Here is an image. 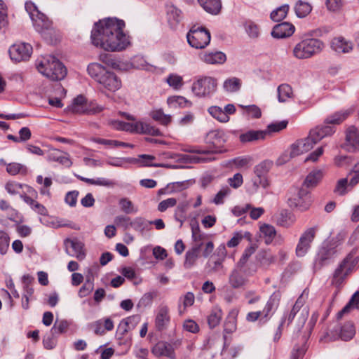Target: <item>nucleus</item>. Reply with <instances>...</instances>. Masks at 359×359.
Here are the masks:
<instances>
[{"instance_id":"obj_1","label":"nucleus","mask_w":359,"mask_h":359,"mask_svg":"<svg viewBox=\"0 0 359 359\" xmlns=\"http://www.w3.org/2000/svg\"><path fill=\"white\" fill-rule=\"evenodd\" d=\"M124 27V21L116 18L100 20L91 31V42L106 51H122L130 44L129 36L123 32Z\"/></svg>"},{"instance_id":"obj_2","label":"nucleus","mask_w":359,"mask_h":359,"mask_svg":"<svg viewBox=\"0 0 359 359\" xmlns=\"http://www.w3.org/2000/svg\"><path fill=\"white\" fill-rule=\"evenodd\" d=\"M87 71L91 78L109 91L115 92L121 87V81L116 74L99 63L90 64Z\"/></svg>"},{"instance_id":"obj_3","label":"nucleus","mask_w":359,"mask_h":359,"mask_svg":"<svg viewBox=\"0 0 359 359\" xmlns=\"http://www.w3.org/2000/svg\"><path fill=\"white\" fill-rule=\"evenodd\" d=\"M344 240V235L339 233L330 241H325L319 248L315 257L313 269L315 271L320 270L323 266L328 265L339 254L338 247Z\"/></svg>"},{"instance_id":"obj_4","label":"nucleus","mask_w":359,"mask_h":359,"mask_svg":"<svg viewBox=\"0 0 359 359\" xmlns=\"http://www.w3.org/2000/svg\"><path fill=\"white\" fill-rule=\"evenodd\" d=\"M358 262L357 250L353 249L336 267L332 279V285L337 288L341 287L346 279L356 270Z\"/></svg>"},{"instance_id":"obj_5","label":"nucleus","mask_w":359,"mask_h":359,"mask_svg":"<svg viewBox=\"0 0 359 359\" xmlns=\"http://www.w3.org/2000/svg\"><path fill=\"white\" fill-rule=\"evenodd\" d=\"M25 9L33 22L36 31L40 33L46 40H51L52 36L55 34L52 22L45 14L39 11L33 2H26Z\"/></svg>"},{"instance_id":"obj_6","label":"nucleus","mask_w":359,"mask_h":359,"mask_svg":"<svg viewBox=\"0 0 359 359\" xmlns=\"http://www.w3.org/2000/svg\"><path fill=\"white\" fill-rule=\"evenodd\" d=\"M38 71L52 81H60L67 75V69L55 57L48 55L37 60Z\"/></svg>"},{"instance_id":"obj_7","label":"nucleus","mask_w":359,"mask_h":359,"mask_svg":"<svg viewBox=\"0 0 359 359\" xmlns=\"http://www.w3.org/2000/svg\"><path fill=\"white\" fill-rule=\"evenodd\" d=\"M323 48L324 43L322 41L306 38L296 44L293 49V55L298 59H307L320 53Z\"/></svg>"},{"instance_id":"obj_8","label":"nucleus","mask_w":359,"mask_h":359,"mask_svg":"<svg viewBox=\"0 0 359 359\" xmlns=\"http://www.w3.org/2000/svg\"><path fill=\"white\" fill-rule=\"evenodd\" d=\"M189 44L196 49L205 48L210 41V33L205 27L193 26L187 35Z\"/></svg>"},{"instance_id":"obj_9","label":"nucleus","mask_w":359,"mask_h":359,"mask_svg":"<svg viewBox=\"0 0 359 359\" xmlns=\"http://www.w3.org/2000/svg\"><path fill=\"white\" fill-rule=\"evenodd\" d=\"M217 86L215 78L203 76L193 83L191 90L198 97H209L216 91Z\"/></svg>"},{"instance_id":"obj_10","label":"nucleus","mask_w":359,"mask_h":359,"mask_svg":"<svg viewBox=\"0 0 359 359\" xmlns=\"http://www.w3.org/2000/svg\"><path fill=\"white\" fill-rule=\"evenodd\" d=\"M315 145L314 142L308 135L307 137L299 140L290 146V150L285 151L281 156L283 162L310 151Z\"/></svg>"},{"instance_id":"obj_11","label":"nucleus","mask_w":359,"mask_h":359,"mask_svg":"<svg viewBox=\"0 0 359 359\" xmlns=\"http://www.w3.org/2000/svg\"><path fill=\"white\" fill-rule=\"evenodd\" d=\"M355 334V330L353 323L347 322L342 326H339L327 333L325 336L326 341H334L339 339L344 341L351 339Z\"/></svg>"},{"instance_id":"obj_12","label":"nucleus","mask_w":359,"mask_h":359,"mask_svg":"<svg viewBox=\"0 0 359 359\" xmlns=\"http://www.w3.org/2000/svg\"><path fill=\"white\" fill-rule=\"evenodd\" d=\"M318 227H311L307 229L301 235L298 243L296 247V255L299 257H302L306 255L311 247V243L313 241Z\"/></svg>"},{"instance_id":"obj_13","label":"nucleus","mask_w":359,"mask_h":359,"mask_svg":"<svg viewBox=\"0 0 359 359\" xmlns=\"http://www.w3.org/2000/svg\"><path fill=\"white\" fill-rule=\"evenodd\" d=\"M9 54L12 60L20 62L28 60L32 53V47L29 43H20L11 46Z\"/></svg>"},{"instance_id":"obj_14","label":"nucleus","mask_w":359,"mask_h":359,"mask_svg":"<svg viewBox=\"0 0 359 359\" xmlns=\"http://www.w3.org/2000/svg\"><path fill=\"white\" fill-rule=\"evenodd\" d=\"M64 243L66 252L70 256L75 257L79 260H83L86 257L84 244L79 239L67 238Z\"/></svg>"},{"instance_id":"obj_15","label":"nucleus","mask_w":359,"mask_h":359,"mask_svg":"<svg viewBox=\"0 0 359 359\" xmlns=\"http://www.w3.org/2000/svg\"><path fill=\"white\" fill-rule=\"evenodd\" d=\"M280 294L278 292H273L267 301L263 310L261 311V321L267 322L277 309L280 302Z\"/></svg>"},{"instance_id":"obj_16","label":"nucleus","mask_w":359,"mask_h":359,"mask_svg":"<svg viewBox=\"0 0 359 359\" xmlns=\"http://www.w3.org/2000/svg\"><path fill=\"white\" fill-rule=\"evenodd\" d=\"M170 322V310L167 305L158 306L155 318V325L158 331L165 330Z\"/></svg>"},{"instance_id":"obj_17","label":"nucleus","mask_w":359,"mask_h":359,"mask_svg":"<svg viewBox=\"0 0 359 359\" xmlns=\"http://www.w3.org/2000/svg\"><path fill=\"white\" fill-rule=\"evenodd\" d=\"M288 203L290 207L297 208L300 211L303 212L309 209L311 201L307 194L304 193L303 191H300L294 198H289Z\"/></svg>"},{"instance_id":"obj_18","label":"nucleus","mask_w":359,"mask_h":359,"mask_svg":"<svg viewBox=\"0 0 359 359\" xmlns=\"http://www.w3.org/2000/svg\"><path fill=\"white\" fill-rule=\"evenodd\" d=\"M151 352L157 357L165 356L170 359H175V353L172 345L165 341L158 342L152 348Z\"/></svg>"},{"instance_id":"obj_19","label":"nucleus","mask_w":359,"mask_h":359,"mask_svg":"<svg viewBox=\"0 0 359 359\" xmlns=\"http://www.w3.org/2000/svg\"><path fill=\"white\" fill-rule=\"evenodd\" d=\"M294 26L290 22H282L275 25L271 31V36L276 39L287 38L294 32Z\"/></svg>"},{"instance_id":"obj_20","label":"nucleus","mask_w":359,"mask_h":359,"mask_svg":"<svg viewBox=\"0 0 359 359\" xmlns=\"http://www.w3.org/2000/svg\"><path fill=\"white\" fill-rule=\"evenodd\" d=\"M203 243H194L192 247L185 254L184 266L185 269L192 268L200 257Z\"/></svg>"},{"instance_id":"obj_21","label":"nucleus","mask_w":359,"mask_h":359,"mask_svg":"<svg viewBox=\"0 0 359 359\" xmlns=\"http://www.w3.org/2000/svg\"><path fill=\"white\" fill-rule=\"evenodd\" d=\"M344 147L350 152L359 150V135L355 128L351 127L347 130Z\"/></svg>"},{"instance_id":"obj_22","label":"nucleus","mask_w":359,"mask_h":359,"mask_svg":"<svg viewBox=\"0 0 359 359\" xmlns=\"http://www.w3.org/2000/svg\"><path fill=\"white\" fill-rule=\"evenodd\" d=\"M335 132L333 126H328L327 124L321 126H317L310 130L309 136L314 142L316 144L323 138L332 135Z\"/></svg>"},{"instance_id":"obj_23","label":"nucleus","mask_w":359,"mask_h":359,"mask_svg":"<svg viewBox=\"0 0 359 359\" xmlns=\"http://www.w3.org/2000/svg\"><path fill=\"white\" fill-rule=\"evenodd\" d=\"M205 142L208 144L212 145L216 149H220L226 142L224 133L219 130H211L207 133Z\"/></svg>"},{"instance_id":"obj_24","label":"nucleus","mask_w":359,"mask_h":359,"mask_svg":"<svg viewBox=\"0 0 359 359\" xmlns=\"http://www.w3.org/2000/svg\"><path fill=\"white\" fill-rule=\"evenodd\" d=\"M353 43L342 36L334 38L331 41V48L338 53H348L353 50Z\"/></svg>"},{"instance_id":"obj_25","label":"nucleus","mask_w":359,"mask_h":359,"mask_svg":"<svg viewBox=\"0 0 359 359\" xmlns=\"http://www.w3.org/2000/svg\"><path fill=\"white\" fill-rule=\"evenodd\" d=\"M49 161L58 162L59 163L66 166L70 167L72 162L70 160L69 155L67 153L63 152L58 149L50 150L46 157Z\"/></svg>"},{"instance_id":"obj_26","label":"nucleus","mask_w":359,"mask_h":359,"mask_svg":"<svg viewBox=\"0 0 359 359\" xmlns=\"http://www.w3.org/2000/svg\"><path fill=\"white\" fill-rule=\"evenodd\" d=\"M203 62L209 65H221L226 60V55L221 51L205 52L201 55Z\"/></svg>"},{"instance_id":"obj_27","label":"nucleus","mask_w":359,"mask_h":359,"mask_svg":"<svg viewBox=\"0 0 359 359\" xmlns=\"http://www.w3.org/2000/svg\"><path fill=\"white\" fill-rule=\"evenodd\" d=\"M138 319L137 316H133L122 320L117 327L116 335L119 338L123 337L129 330L135 327Z\"/></svg>"},{"instance_id":"obj_28","label":"nucleus","mask_w":359,"mask_h":359,"mask_svg":"<svg viewBox=\"0 0 359 359\" xmlns=\"http://www.w3.org/2000/svg\"><path fill=\"white\" fill-rule=\"evenodd\" d=\"M248 280L235 268L229 275L228 283L233 289L241 288L248 283Z\"/></svg>"},{"instance_id":"obj_29","label":"nucleus","mask_w":359,"mask_h":359,"mask_svg":"<svg viewBox=\"0 0 359 359\" xmlns=\"http://www.w3.org/2000/svg\"><path fill=\"white\" fill-rule=\"evenodd\" d=\"M137 133L148 134L153 136L161 135V133L158 128L141 121L134 123L133 132Z\"/></svg>"},{"instance_id":"obj_30","label":"nucleus","mask_w":359,"mask_h":359,"mask_svg":"<svg viewBox=\"0 0 359 359\" xmlns=\"http://www.w3.org/2000/svg\"><path fill=\"white\" fill-rule=\"evenodd\" d=\"M266 139L265 133L262 130H248L246 133H242L239 136V140L242 143H248L264 140Z\"/></svg>"},{"instance_id":"obj_31","label":"nucleus","mask_w":359,"mask_h":359,"mask_svg":"<svg viewBox=\"0 0 359 359\" xmlns=\"http://www.w3.org/2000/svg\"><path fill=\"white\" fill-rule=\"evenodd\" d=\"M245 278L248 280L249 277L252 276L257 270V265L255 263H247L238 262L234 267Z\"/></svg>"},{"instance_id":"obj_32","label":"nucleus","mask_w":359,"mask_h":359,"mask_svg":"<svg viewBox=\"0 0 359 359\" xmlns=\"http://www.w3.org/2000/svg\"><path fill=\"white\" fill-rule=\"evenodd\" d=\"M198 1L206 12L212 15L218 14L222 8L220 0H198Z\"/></svg>"},{"instance_id":"obj_33","label":"nucleus","mask_w":359,"mask_h":359,"mask_svg":"<svg viewBox=\"0 0 359 359\" xmlns=\"http://www.w3.org/2000/svg\"><path fill=\"white\" fill-rule=\"evenodd\" d=\"M175 156H178L182 161L189 163H206L214 161L215 159L214 157H200L190 154H172L169 156V157L171 158H174Z\"/></svg>"},{"instance_id":"obj_34","label":"nucleus","mask_w":359,"mask_h":359,"mask_svg":"<svg viewBox=\"0 0 359 359\" xmlns=\"http://www.w3.org/2000/svg\"><path fill=\"white\" fill-rule=\"evenodd\" d=\"M353 112L351 109L340 111L329 116L325 121V124H340Z\"/></svg>"},{"instance_id":"obj_35","label":"nucleus","mask_w":359,"mask_h":359,"mask_svg":"<svg viewBox=\"0 0 359 359\" xmlns=\"http://www.w3.org/2000/svg\"><path fill=\"white\" fill-rule=\"evenodd\" d=\"M294 11L299 18H303L311 12L312 6L309 2L299 0L294 6Z\"/></svg>"},{"instance_id":"obj_36","label":"nucleus","mask_w":359,"mask_h":359,"mask_svg":"<svg viewBox=\"0 0 359 359\" xmlns=\"http://www.w3.org/2000/svg\"><path fill=\"white\" fill-rule=\"evenodd\" d=\"M294 221V217L287 210H281L276 217L277 224L284 227L291 226Z\"/></svg>"},{"instance_id":"obj_37","label":"nucleus","mask_w":359,"mask_h":359,"mask_svg":"<svg viewBox=\"0 0 359 359\" xmlns=\"http://www.w3.org/2000/svg\"><path fill=\"white\" fill-rule=\"evenodd\" d=\"M278 100L280 102H287L293 97V91L292 87L287 84L283 83L277 88Z\"/></svg>"},{"instance_id":"obj_38","label":"nucleus","mask_w":359,"mask_h":359,"mask_svg":"<svg viewBox=\"0 0 359 359\" xmlns=\"http://www.w3.org/2000/svg\"><path fill=\"white\" fill-rule=\"evenodd\" d=\"M272 166V162L269 161H263L254 168L255 177L268 179V173Z\"/></svg>"},{"instance_id":"obj_39","label":"nucleus","mask_w":359,"mask_h":359,"mask_svg":"<svg viewBox=\"0 0 359 359\" xmlns=\"http://www.w3.org/2000/svg\"><path fill=\"white\" fill-rule=\"evenodd\" d=\"M87 104L84 96L81 95H78L72 102L70 107L71 111L76 114H84Z\"/></svg>"},{"instance_id":"obj_40","label":"nucleus","mask_w":359,"mask_h":359,"mask_svg":"<svg viewBox=\"0 0 359 359\" xmlns=\"http://www.w3.org/2000/svg\"><path fill=\"white\" fill-rule=\"evenodd\" d=\"M151 225L150 221L142 217H137L132 220L131 228L136 231L143 233L144 231L149 230Z\"/></svg>"},{"instance_id":"obj_41","label":"nucleus","mask_w":359,"mask_h":359,"mask_svg":"<svg viewBox=\"0 0 359 359\" xmlns=\"http://www.w3.org/2000/svg\"><path fill=\"white\" fill-rule=\"evenodd\" d=\"M323 176V172L320 170L311 171L304 180V185L306 187H314L321 180Z\"/></svg>"},{"instance_id":"obj_42","label":"nucleus","mask_w":359,"mask_h":359,"mask_svg":"<svg viewBox=\"0 0 359 359\" xmlns=\"http://www.w3.org/2000/svg\"><path fill=\"white\" fill-rule=\"evenodd\" d=\"M252 163L253 159L249 156H239L232 160V164L236 168L240 170H248Z\"/></svg>"},{"instance_id":"obj_43","label":"nucleus","mask_w":359,"mask_h":359,"mask_svg":"<svg viewBox=\"0 0 359 359\" xmlns=\"http://www.w3.org/2000/svg\"><path fill=\"white\" fill-rule=\"evenodd\" d=\"M260 232L264 238L265 243L269 245L272 243L276 235L275 228L269 224H264L260 226Z\"/></svg>"},{"instance_id":"obj_44","label":"nucleus","mask_w":359,"mask_h":359,"mask_svg":"<svg viewBox=\"0 0 359 359\" xmlns=\"http://www.w3.org/2000/svg\"><path fill=\"white\" fill-rule=\"evenodd\" d=\"M351 308H354L359 310V290L356 291L348 303L343 308V309L339 312L338 317L341 318L344 313L349 312Z\"/></svg>"},{"instance_id":"obj_45","label":"nucleus","mask_w":359,"mask_h":359,"mask_svg":"<svg viewBox=\"0 0 359 359\" xmlns=\"http://www.w3.org/2000/svg\"><path fill=\"white\" fill-rule=\"evenodd\" d=\"M290 7L287 4H284L276 10L273 11L271 13V19L275 22H280L283 20L287 15Z\"/></svg>"},{"instance_id":"obj_46","label":"nucleus","mask_w":359,"mask_h":359,"mask_svg":"<svg viewBox=\"0 0 359 359\" xmlns=\"http://www.w3.org/2000/svg\"><path fill=\"white\" fill-rule=\"evenodd\" d=\"M241 86V81L236 77L229 78L224 81L223 83L224 89L230 93L238 91Z\"/></svg>"},{"instance_id":"obj_47","label":"nucleus","mask_w":359,"mask_h":359,"mask_svg":"<svg viewBox=\"0 0 359 359\" xmlns=\"http://www.w3.org/2000/svg\"><path fill=\"white\" fill-rule=\"evenodd\" d=\"M210 114L220 122H227L229 120V116L222 108L217 106H212L208 109Z\"/></svg>"},{"instance_id":"obj_48","label":"nucleus","mask_w":359,"mask_h":359,"mask_svg":"<svg viewBox=\"0 0 359 359\" xmlns=\"http://www.w3.org/2000/svg\"><path fill=\"white\" fill-rule=\"evenodd\" d=\"M222 312L220 309L215 308L211 311L210 314L208 317V323L210 328L217 326L222 319Z\"/></svg>"},{"instance_id":"obj_49","label":"nucleus","mask_w":359,"mask_h":359,"mask_svg":"<svg viewBox=\"0 0 359 359\" xmlns=\"http://www.w3.org/2000/svg\"><path fill=\"white\" fill-rule=\"evenodd\" d=\"M269 186V182L268 179H263L257 177H253L252 178V185L249 188V192L251 194L256 193L259 187H262L263 189H266Z\"/></svg>"},{"instance_id":"obj_50","label":"nucleus","mask_w":359,"mask_h":359,"mask_svg":"<svg viewBox=\"0 0 359 359\" xmlns=\"http://www.w3.org/2000/svg\"><path fill=\"white\" fill-rule=\"evenodd\" d=\"M348 187H351V186H349L348 179L341 178L337 182L333 191L337 195L342 196L348 192Z\"/></svg>"},{"instance_id":"obj_51","label":"nucleus","mask_w":359,"mask_h":359,"mask_svg":"<svg viewBox=\"0 0 359 359\" xmlns=\"http://www.w3.org/2000/svg\"><path fill=\"white\" fill-rule=\"evenodd\" d=\"M288 122L287 121H281L279 122L272 123L268 125L266 130H263L265 133V137L269 136L273 133H278L285 129L287 126Z\"/></svg>"},{"instance_id":"obj_52","label":"nucleus","mask_w":359,"mask_h":359,"mask_svg":"<svg viewBox=\"0 0 359 359\" xmlns=\"http://www.w3.org/2000/svg\"><path fill=\"white\" fill-rule=\"evenodd\" d=\"M119 205L121 210L126 214L136 213L138 211L137 208H136L132 201L127 198L120 199Z\"/></svg>"},{"instance_id":"obj_53","label":"nucleus","mask_w":359,"mask_h":359,"mask_svg":"<svg viewBox=\"0 0 359 359\" xmlns=\"http://www.w3.org/2000/svg\"><path fill=\"white\" fill-rule=\"evenodd\" d=\"M6 171L12 175H15L17 174H26L27 168L24 165L18 163H11L7 164Z\"/></svg>"},{"instance_id":"obj_54","label":"nucleus","mask_w":359,"mask_h":359,"mask_svg":"<svg viewBox=\"0 0 359 359\" xmlns=\"http://www.w3.org/2000/svg\"><path fill=\"white\" fill-rule=\"evenodd\" d=\"M166 81L170 87L175 90L180 89L184 84L182 77L174 74H170L168 76Z\"/></svg>"},{"instance_id":"obj_55","label":"nucleus","mask_w":359,"mask_h":359,"mask_svg":"<svg viewBox=\"0 0 359 359\" xmlns=\"http://www.w3.org/2000/svg\"><path fill=\"white\" fill-rule=\"evenodd\" d=\"M140 158H142V164L144 166H153L156 168H171V165L163 163H152V161L155 159V157L151 155L142 154L139 156Z\"/></svg>"},{"instance_id":"obj_56","label":"nucleus","mask_w":359,"mask_h":359,"mask_svg":"<svg viewBox=\"0 0 359 359\" xmlns=\"http://www.w3.org/2000/svg\"><path fill=\"white\" fill-rule=\"evenodd\" d=\"M151 117L156 121H159L161 123L166 126L171 121V116L170 115L165 114L161 109L153 111L151 112Z\"/></svg>"},{"instance_id":"obj_57","label":"nucleus","mask_w":359,"mask_h":359,"mask_svg":"<svg viewBox=\"0 0 359 359\" xmlns=\"http://www.w3.org/2000/svg\"><path fill=\"white\" fill-rule=\"evenodd\" d=\"M223 262L222 260L212 257L206 264L208 271L213 273L220 271L224 267Z\"/></svg>"},{"instance_id":"obj_58","label":"nucleus","mask_w":359,"mask_h":359,"mask_svg":"<svg viewBox=\"0 0 359 359\" xmlns=\"http://www.w3.org/2000/svg\"><path fill=\"white\" fill-rule=\"evenodd\" d=\"M257 260L263 266H268L275 261L274 257L269 252H260L257 255Z\"/></svg>"},{"instance_id":"obj_59","label":"nucleus","mask_w":359,"mask_h":359,"mask_svg":"<svg viewBox=\"0 0 359 359\" xmlns=\"http://www.w3.org/2000/svg\"><path fill=\"white\" fill-rule=\"evenodd\" d=\"M111 126L118 130H124L133 133L134 123H127L121 121H111Z\"/></svg>"},{"instance_id":"obj_60","label":"nucleus","mask_w":359,"mask_h":359,"mask_svg":"<svg viewBox=\"0 0 359 359\" xmlns=\"http://www.w3.org/2000/svg\"><path fill=\"white\" fill-rule=\"evenodd\" d=\"M10 244V238L8 234L0 230V254L4 255L6 254Z\"/></svg>"},{"instance_id":"obj_61","label":"nucleus","mask_w":359,"mask_h":359,"mask_svg":"<svg viewBox=\"0 0 359 359\" xmlns=\"http://www.w3.org/2000/svg\"><path fill=\"white\" fill-rule=\"evenodd\" d=\"M94 284L90 278H87L85 283L82 285V287L79 289L78 295L79 297L83 298L89 295L91 292L93 290Z\"/></svg>"},{"instance_id":"obj_62","label":"nucleus","mask_w":359,"mask_h":359,"mask_svg":"<svg viewBox=\"0 0 359 359\" xmlns=\"http://www.w3.org/2000/svg\"><path fill=\"white\" fill-rule=\"evenodd\" d=\"M23 187H26V185L18 183L16 182H8L6 184V191L12 195L21 194V189Z\"/></svg>"},{"instance_id":"obj_63","label":"nucleus","mask_w":359,"mask_h":359,"mask_svg":"<svg viewBox=\"0 0 359 359\" xmlns=\"http://www.w3.org/2000/svg\"><path fill=\"white\" fill-rule=\"evenodd\" d=\"M231 193V189L229 187H223L216 194L213 199V203L216 205H221L224 203V199Z\"/></svg>"},{"instance_id":"obj_64","label":"nucleus","mask_w":359,"mask_h":359,"mask_svg":"<svg viewBox=\"0 0 359 359\" xmlns=\"http://www.w3.org/2000/svg\"><path fill=\"white\" fill-rule=\"evenodd\" d=\"M351 178L349 180V186L351 188L354 187L359 183V161L356 163L349 172Z\"/></svg>"}]
</instances>
